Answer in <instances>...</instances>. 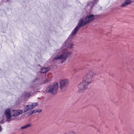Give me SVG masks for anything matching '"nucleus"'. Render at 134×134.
Here are the masks:
<instances>
[{
  "instance_id": "nucleus-9",
  "label": "nucleus",
  "mask_w": 134,
  "mask_h": 134,
  "mask_svg": "<svg viewBox=\"0 0 134 134\" xmlns=\"http://www.w3.org/2000/svg\"><path fill=\"white\" fill-rule=\"evenodd\" d=\"M97 1H98V0H93V1H92L88 3V5L90 6V7L92 8L94 5L96 3Z\"/></svg>"
},
{
  "instance_id": "nucleus-6",
  "label": "nucleus",
  "mask_w": 134,
  "mask_h": 134,
  "mask_svg": "<svg viewBox=\"0 0 134 134\" xmlns=\"http://www.w3.org/2000/svg\"><path fill=\"white\" fill-rule=\"evenodd\" d=\"M23 113V111L22 110L14 109L12 110V117H16L18 116Z\"/></svg>"
},
{
  "instance_id": "nucleus-16",
  "label": "nucleus",
  "mask_w": 134,
  "mask_h": 134,
  "mask_svg": "<svg viewBox=\"0 0 134 134\" xmlns=\"http://www.w3.org/2000/svg\"><path fill=\"white\" fill-rule=\"evenodd\" d=\"M32 111H33V114L35 113H37V111L36 110H32Z\"/></svg>"
},
{
  "instance_id": "nucleus-15",
  "label": "nucleus",
  "mask_w": 134,
  "mask_h": 134,
  "mask_svg": "<svg viewBox=\"0 0 134 134\" xmlns=\"http://www.w3.org/2000/svg\"><path fill=\"white\" fill-rule=\"evenodd\" d=\"M37 112L40 113L41 111V109H38L36 110Z\"/></svg>"
},
{
  "instance_id": "nucleus-12",
  "label": "nucleus",
  "mask_w": 134,
  "mask_h": 134,
  "mask_svg": "<svg viewBox=\"0 0 134 134\" xmlns=\"http://www.w3.org/2000/svg\"><path fill=\"white\" fill-rule=\"evenodd\" d=\"M30 126L31 125L30 124H27L26 125H25L22 127H21L20 129H24L27 128L28 127Z\"/></svg>"
},
{
  "instance_id": "nucleus-1",
  "label": "nucleus",
  "mask_w": 134,
  "mask_h": 134,
  "mask_svg": "<svg viewBox=\"0 0 134 134\" xmlns=\"http://www.w3.org/2000/svg\"><path fill=\"white\" fill-rule=\"evenodd\" d=\"M94 72L90 71L83 77L81 82L78 85V92L79 93L83 92L88 87V86L92 82V79L93 77Z\"/></svg>"
},
{
  "instance_id": "nucleus-11",
  "label": "nucleus",
  "mask_w": 134,
  "mask_h": 134,
  "mask_svg": "<svg viewBox=\"0 0 134 134\" xmlns=\"http://www.w3.org/2000/svg\"><path fill=\"white\" fill-rule=\"evenodd\" d=\"M132 2L131 0H126L124 3L122 4L121 6L122 7H124L129 4H130L132 3Z\"/></svg>"
},
{
  "instance_id": "nucleus-17",
  "label": "nucleus",
  "mask_w": 134,
  "mask_h": 134,
  "mask_svg": "<svg viewBox=\"0 0 134 134\" xmlns=\"http://www.w3.org/2000/svg\"><path fill=\"white\" fill-rule=\"evenodd\" d=\"M69 46H70V47L71 48H72L73 45L72 44H70L69 45Z\"/></svg>"
},
{
  "instance_id": "nucleus-13",
  "label": "nucleus",
  "mask_w": 134,
  "mask_h": 134,
  "mask_svg": "<svg viewBox=\"0 0 134 134\" xmlns=\"http://www.w3.org/2000/svg\"><path fill=\"white\" fill-rule=\"evenodd\" d=\"M32 114H33L32 110L30 111L27 113V114L29 116L31 115Z\"/></svg>"
},
{
  "instance_id": "nucleus-4",
  "label": "nucleus",
  "mask_w": 134,
  "mask_h": 134,
  "mask_svg": "<svg viewBox=\"0 0 134 134\" xmlns=\"http://www.w3.org/2000/svg\"><path fill=\"white\" fill-rule=\"evenodd\" d=\"M60 87L61 91L62 92H64L66 90L67 86L69 84L68 80L67 79H63L60 81Z\"/></svg>"
},
{
  "instance_id": "nucleus-5",
  "label": "nucleus",
  "mask_w": 134,
  "mask_h": 134,
  "mask_svg": "<svg viewBox=\"0 0 134 134\" xmlns=\"http://www.w3.org/2000/svg\"><path fill=\"white\" fill-rule=\"evenodd\" d=\"M38 105L37 103H33L24 105L23 108V113L32 109Z\"/></svg>"
},
{
  "instance_id": "nucleus-8",
  "label": "nucleus",
  "mask_w": 134,
  "mask_h": 134,
  "mask_svg": "<svg viewBox=\"0 0 134 134\" xmlns=\"http://www.w3.org/2000/svg\"><path fill=\"white\" fill-rule=\"evenodd\" d=\"M4 113L7 119H10L12 117V110H10L9 108H8L5 109Z\"/></svg>"
},
{
  "instance_id": "nucleus-14",
  "label": "nucleus",
  "mask_w": 134,
  "mask_h": 134,
  "mask_svg": "<svg viewBox=\"0 0 134 134\" xmlns=\"http://www.w3.org/2000/svg\"><path fill=\"white\" fill-rule=\"evenodd\" d=\"M75 28L72 32L71 36H73V35H75Z\"/></svg>"
},
{
  "instance_id": "nucleus-10",
  "label": "nucleus",
  "mask_w": 134,
  "mask_h": 134,
  "mask_svg": "<svg viewBox=\"0 0 134 134\" xmlns=\"http://www.w3.org/2000/svg\"><path fill=\"white\" fill-rule=\"evenodd\" d=\"M50 69L49 67H44L42 68L41 70V72L42 73H44L47 72Z\"/></svg>"
},
{
  "instance_id": "nucleus-18",
  "label": "nucleus",
  "mask_w": 134,
  "mask_h": 134,
  "mask_svg": "<svg viewBox=\"0 0 134 134\" xmlns=\"http://www.w3.org/2000/svg\"><path fill=\"white\" fill-rule=\"evenodd\" d=\"M64 134H71V133H68H68H65Z\"/></svg>"
},
{
  "instance_id": "nucleus-7",
  "label": "nucleus",
  "mask_w": 134,
  "mask_h": 134,
  "mask_svg": "<svg viewBox=\"0 0 134 134\" xmlns=\"http://www.w3.org/2000/svg\"><path fill=\"white\" fill-rule=\"evenodd\" d=\"M67 55L66 54H64L60 55H57L54 59V60H56L59 59H62V61L61 62V63H62L66 60Z\"/></svg>"
},
{
  "instance_id": "nucleus-3",
  "label": "nucleus",
  "mask_w": 134,
  "mask_h": 134,
  "mask_svg": "<svg viewBox=\"0 0 134 134\" xmlns=\"http://www.w3.org/2000/svg\"><path fill=\"white\" fill-rule=\"evenodd\" d=\"M58 88V84L57 83H55L51 86H49L47 88L46 91L52 94H55L57 92Z\"/></svg>"
},
{
  "instance_id": "nucleus-2",
  "label": "nucleus",
  "mask_w": 134,
  "mask_h": 134,
  "mask_svg": "<svg viewBox=\"0 0 134 134\" xmlns=\"http://www.w3.org/2000/svg\"><path fill=\"white\" fill-rule=\"evenodd\" d=\"M95 16L93 14L87 15L86 17L80 19L79 21L77 26H76V32L79 29L90 22L95 18Z\"/></svg>"
}]
</instances>
